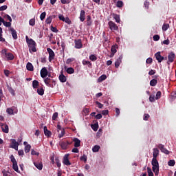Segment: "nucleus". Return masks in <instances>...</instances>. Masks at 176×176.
Wrapping results in <instances>:
<instances>
[{
  "label": "nucleus",
  "mask_w": 176,
  "mask_h": 176,
  "mask_svg": "<svg viewBox=\"0 0 176 176\" xmlns=\"http://www.w3.org/2000/svg\"><path fill=\"white\" fill-rule=\"evenodd\" d=\"M29 24L30 25H31L32 27H34V25H35V18L31 19L29 21Z\"/></svg>",
  "instance_id": "obj_43"
},
{
  "label": "nucleus",
  "mask_w": 176,
  "mask_h": 176,
  "mask_svg": "<svg viewBox=\"0 0 176 176\" xmlns=\"http://www.w3.org/2000/svg\"><path fill=\"white\" fill-rule=\"evenodd\" d=\"M26 43H28L30 52L35 53L36 52V43L32 38H28V36H25Z\"/></svg>",
  "instance_id": "obj_1"
},
{
  "label": "nucleus",
  "mask_w": 176,
  "mask_h": 176,
  "mask_svg": "<svg viewBox=\"0 0 176 176\" xmlns=\"http://www.w3.org/2000/svg\"><path fill=\"white\" fill-rule=\"evenodd\" d=\"M71 143H69V141L66 142H61L60 143V146L61 147L62 149L65 150L67 148H68V145H70Z\"/></svg>",
  "instance_id": "obj_14"
},
{
  "label": "nucleus",
  "mask_w": 176,
  "mask_h": 176,
  "mask_svg": "<svg viewBox=\"0 0 176 176\" xmlns=\"http://www.w3.org/2000/svg\"><path fill=\"white\" fill-rule=\"evenodd\" d=\"M12 148H14V149H18L19 148V143L16 142V140L12 139Z\"/></svg>",
  "instance_id": "obj_23"
},
{
  "label": "nucleus",
  "mask_w": 176,
  "mask_h": 176,
  "mask_svg": "<svg viewBox=\"0 0 176 176\" xmlns=\"http://www.w3.org/2000/svg\"><path fill=\"white\" fill-rule=\"evenodd\" d=\"M118 52V44H115L114 45H112L111 47V54L109 57H113L115 56V54Z\"/></svg>",
  "instance_id": "obj_7"
},
{
  "label": "nucleus",
  "mask_w": 176,
  "mask_h": 176,
  "mask_svg": "<svg viewBox=\"0 0 176 176\" xmlns=\"http://www.w3.org/2000/svg\"><path fill=\"white\" fill-rule=\"evenodd\" d=\"M47 69L46 67H43L40 72V75L41 78H45L46 76H47Z\"/></svg>",
  "instance_id": "obj_9"
},
{
  "label": "nucleus",
  "mask_w": 176,
  "mask_h": 176,
  "mask_svg": "<svg viewBox=\"0 0 176 176\" xmlns=\"http://www.w3.org/2000/svg\"><path fill=\"white\" fill-rule=\"evenodd\" d=\"M80 159L81 162H84V163H86L87 162V155L84 154L82 156L80 157Z\"/></svg>",
  "instance_id": "obj_39"
},
{
  "label": "nucleus",
  "mask_w": 176,
  "mask_h": 176,
  "mask_svg": "<svg viewBox=\"0 0 176 176\" xmlns=\"http://www.w3.org/2000/svg\"><path fill=\"white\" fill-rule=\"evenodd\" d=\"M168 28H170V25H168V24H164L162 25V30L163 31H167V30H168Z\"/></svg>",
  "instance_id": "obj_44"
},
{
  "label": "nucleus",
  "mask_w": 176,
  "mask_h": 176,
  "mask_svg": "<svg viewBox=\"0 0 176 176\" xmlns=\"http://www.w3.org/2000/svg\"><path fill=\"white\" fill-rule=\"evenodd\" d=\"M67 74H74V72H75V69H74V68L72 67H69L67 69Z\"/></svg>",
  "instance_id": "obj_42"
},
{
  "label": "nucleus",
  "mask_w": 176,
  "mask_h": 176,
  "mask_svg": "<svg viewBox=\"0 0 176 176\" xmlns=\"http://www.w3.org/2000/svg\"><path fill=\"white\" fill-rule=\"evenodd\" d=\"M8 91H10V94H11L12 96H14V89H13V88L10 87H8Z\"/></svg>",
  "instance_id": "obj_54"
},
{
  "label": "nucleus",
  "mask_w": 176,
  "mask_h": 176,
  "mask_svg": "<svg viewBox=\"0 0 176 176\" xmlns=\"http://www.w3.org/2000/svg\"><path fill=\"white\" fill-rule=\"evenodd\" d=\"M74 43L76 49H82V47H83L82 40L80 39L75 40Z\"/></svg>",
  "instance_id": "obj_11"
},
{
  "label": "nucleus",
  "mask_w": 176,
  "mask_h": 176,
  "mask_svg": "<svg viewBox=\"0 0 176 176\" xmlns=\"http://www.w3.org/2000/svg\"><path fill=\"white\" fill-rule=\"evenodd\" d=\"M162 97V91H158L155 95V100H160Z\"/></svg>",
  "instance_id": "obj_38"
},
{
  "label": "nucleus",
  "mask_w": 176,
  "mask_h": 176,
  "mask_svg": "<svg viewBox=\"0 0 176 176\" xmlns=\"http://www.w3.org/2000/svg\"><path fill=\"white\" fill-rule=\"evenodd\" d=\"M3 24L5 25V27H10V25H12V22H6L5 20H3Z\"/></svg>",
  "instance_id": "obj_50"
},
{
  "label": "nucleus",
  "mask_w": 176,
  "mask_h": 176,
  "mask_svg": "<svg viewBox=\"0 0 176 176\" xmlns=\"http://www.w3.org/2000/svg\"><path fill=\"white\" fill-rule=\"evenodd\" d=\"M51 31H52V32H58V30H57V28L56 27H51Z\"/></svg>",
  "instance_id": "obj_63"
},
{
  "label": "nucleus",
  "mask_w": 176,
  "mask_h": 176,
  "mask_svg": "<svg viewBox=\"0 0 176 176\" xmlns=\"http://www.w3.org/2000/svg\"><path fill=\"white\" fill-rule=\"evenodd\" d=\"M1 54H3V56H5L8 61H12V60H14V56H13V54L8 53V51L6 50V49L2 50Z\"/></svg>",
  "instance_id": "obj_3"
},
{
  "label": "nucleus",
  "mask_w": 176,
  "mask_h": 176,
  "mask_svg": "<svg viewBox=\"0 0 176 176\" xmlns=\"http://www.w3.org/2000/svg\"><path fill=\"white\" fill-rule=\"evenodd\" d=\"M30 151H31V145L27 144L25 146V153H28L30 152Z\"/></svg>",
  "instance_id": "obj_40"
},
{
  "label": "nucleus",
  "mask_w": 176,
  "mask_h": 176,
  "mask_svg": "<svg viewBox=\"0 0 176 176\" xmlns=\"http://www.w3.org/2000/svg\"><path fill=\"white\" fill-rule=\"evenodd\" d=\"M86 17V12L85 10H81L80 13V20L82 23L85 21V19Z\"/></svg>",
  "instance_id": "obj_18"
},
{
  "label": "nucleus",
  "mask_w": 176,
  "mask_h": 176,
  "mask_svg": "<svg viewBox=\"0 0 176 176\" xmlns=\"http://www.w3.org/2000/svg\"><path fill=\"white\" fill-rule=\"evenodd\" d=\"M65 135V129H62L61 133L58 135V138H63L64 135Z\"/></svg>",
  "instance_id": "obj_41"
},
{
  "label": "nucleus",
  "mask_w": 176,
  "mask_h": 176,
  "mask_svg": "<svg viewBox=\"0 0 176 176\" xmlns=\"http://www.w3.org/2000/svg\"><path fill=\"white\" fill-rule=\"evenodd\" d=\"M82 64L83 65H88L89 68L91 67V63H90L89 60H83Z\"/></svg>",
  "instance_id": "obj_36"
},
{
  "label": "nucleus",
  "mask_w": 176,
  "mask_h": 176,
  "mask_svg": "<svg viewBox=\"0 0 176 176\" xmlns=\"http://www.w3.org/2000/svg\"><path fill=\"white\" fill-rule=\"evenodd\" d=\"M157 85V80L154 78L150 81V86L155 87V86H156Z\"/></svg>",
  "instance_id": "obj_31"
},
{
  "label": "nucleus",
  "mask_w": 176,
  "mask_h": 176,
  "mask_svg": "<svg viewBox=\"0 0 176 176\" xmlns=\"http://www.w3.org/2000/svg\"><path fill=\"white\" fill-rule=\"evenodd\" d=\"M47 52H48V54H49L48 60L50 63H52V61L54 60V57L56 56V54H54V52L53 51V50H52L51 48H47Z\"/></svg>",
  "instance_id": "obj_5"
},
{
  "label": "nucleus",
  "mask_w": 176,
  "mask_h": 176,
  "mask_svg": "<svg viewBox=\"0 0 176 176\" xmlns=\"http://www.w3.org/2000/svg\"><path fill=\"white\" fill-rule=\"evenodd\" d=\"M89 60H91V61H96V60H97V56H96L94 54H91L89 56Z\"/></svg>",
  "instance_id": "obj_49"
},
{
  "label": "nucleus",
  "mask_w": 176,
  "mask_h": 176,
  "mask_svg": "<svg viewBox=\"0 0 176 176\" xmlns=\"http://www.w3.org/2000/svg\"><path fill=\"white\" fill-rule=\"evenodd\" d=\"M10 31H11V34L13 39H17V32H16L13 28H11Z\"/></svg>",
  "instance_id": "obj_26"
},
{
  "label": "nucleus",
  "mask_w": 176,
  "mask_h": 176,
  "mask_svg": "<svg viewBox=\"0 0 176 176\" xmlns=\"http://www.w3.org/2000/svg\"><path fill=\"white\" fill-rule=\"evenodd\" d=\"M149 118H150L149 114L145 113V114L144 115L143 120H148V119H149Z\"/></svg>",
  "instance_id": "obj_62"
},
{
  "label": "nucleus",
  "mask_w": 176,
  "mask_h": 176,
  "mask_svg": "<svg viewBox=\"0 0 176 176\" xmlns=\"http://www.w3.org/2000/svg\"><path fill=\"white\" fill-rule=\"evenodd\" d=\"M96 105H98V108H100L101 109L102 107H104V104H102L101 102L96 101Z\"/></svg>",
  "instance_id": "obj_58"
},
{
  "label": "nucleus",
  "mask_w": 176,
  "mask_h": 176,
  "mask_svg": "<svg viewBox=\"0 0 176 176\" xmlns=\"http://www.w3.org/2000/svg\"><path fill=\"white\" fill-rule=\"evenodd\" d=\"M34 164L35 167L38 168V170H42L43 168V164H42V162H34Z\"/></svg>",
  "instance_id": "obj_20"
},
{
  "label": "nucleus",
  "mask_w": 176,
  "mask_h": 176,
  "mask_svg": "<svg viewBox=\"0 0 176 176\" xmlns=\"http://www.w3.org/2000/svg\"><path fill=\"white\" fill-rule=\"evenodd\" d=\"M73 142H74V148H79V146H80V140L78 138H74L73 139Z\"/></svg>",
  "instance_id": "obj_17"
},
{
  "label": "nucleus",
  "mask_w": 176,
  "mask_h": 176,
  "mask_svg": "<svg viewBox=\"0 0 176 176\" xmlns=\"http://www.w3.org/2000/svg\"><path fill=\"white\" fill-rule=\"evenodd\" d=\"M123 59L122 56H120L115 62L116 68H119L120 64H122V60Z\"/></svg>",
  "instance_id": "obj_19"
},
{
  "label": "nucleus",
  "mask_w": 176,
  "mask_h": 176,
  "mask_svg": "<svg viewBox=\"0 0 176 176\" xmlns=\"http://www.w3.org/2000/svg\"><path fill=\"white\" fill-rule=\"evenodd\" d=\"M2 28L0 27V42H5V38L2 37Z\"/></svg>",
  "instance_id": "obj_47"
},
{
  "label": "nucleus",
  "mask_w": 176,
  "mask_h": 176,
  "mask_svg": "<svg viewBox=\"0 0 176 176\" xmlns=\"http://www.w3.org/2000/svg\"><path fill=\"white\" fill-rule=\"evenodd\" d=\"M158 148L161 151V152L165 153V155H168L170 153V151H168L167 148H164V145L163 144H159Z\"/></svg>",
  "instance_id": "obj_12"
},
{
  "label": "nucleus",
  "mask_w": 176,
  "mask_h": 176,
  "mask_svg": "<svg viewBox=\"0 0 176 176\" xmlns=\"http://www.w3.org/2000/svg\"><path fill=\"white\" fill-rule=\"evenodd\" d=\"M155 57L158 63H162V61L164 60V57L162 56V55L160 54V52H157L155 54Z\"/></svg>",
  "instance_id": "obj_13"
},
{
  "label": "nucleus",
  "mask_w": 176,
  "mask_h": 176,
  "mask_svg": "<svg viewBox=\"0 0 176 176\" xmlns=\"http://www.w3.org/2000/svg\"><path fill=\"white\" fill-rule=\"evenodd\" d=\"M37 93L39 96H43L45 94V89H43V87H38L37 89Z\"/></svg>",
  "instance_id": "obj_27"
},
{
  "label": "nucleus",
  "mask_w": 176,
  "mask_h": 176,
  "mask_svg": "<svg viewBox=\"0 0 176 176\" xmlns=\"http://www.w3.org/2000/svg\"><path fill=\"white\" fill-rule=\"evenodd\" d=\"M55 162L56 163L57 167H61V162H60V160H58V158L55 159Z\"/></svg>",
  "instance_id": "obj_53"
},
{
  "label": "nucleus",
  "mask_w": 176,
  "mask_h": 176,
  "mask_svg": "<svg viewBox=\"0 0 176 176\" xmlns=\"http://www.w3.org/2000/svg\"><path fill=\"white\" fill-rule=\"evenodd\" d=\"M44 134L46 137H50L52 135V132L47 130V126H44Z\"/></svg>",
  "instance_id": "obj_22"
},
{
  "label": "nucleus",
  "mask_w": 176,
  "mask_h": 176,
  "mask_svg": "<svg viewBox=\"0 0 176 176\" xmlns=\"http://www.w3.org/2000/svg\"><path fill=\"white\" fill-rule=\"evenodd\" d=\"M6 112L8 113V115H14V113H17V107H12L11 108H8L6 109Z\"/></svg>",
  "instance_id": "obj_6"
},
{
  "label": "nucleus",
  "mask_w": 176,
  "mask_h": 176,
  "mask_svg": "<svg viewBox=\"0 0 176 176\" xmlns=\"http://www.w3.org/2000/svg\"><path fill=\"white\" fill-rule=\"evenodd\" d=\"M38 86H39V82L36 80H33V82H32L33 89H38Z\"/></svg>",
  "instance_id": "obj_30"
},
{
  "label": "nucleus",
  "mask_w": 176,
  "mask_h": 176,
  "mask_svg": "<svg viewBox=\"0 0 176 176\" xmlns=\"http://www.w3.org/2000/svg\"><path fill=\"white\" fill-rule=\"evenodd\" d=\"M153 159H157V156H159V149L156 148H153Z\"/></svg>",
  "instance_id": "obj_21"
},
{
  "label": "nucleus",
  "mask_w": 176,
  "mask_h": 176,
  "mask_svg": "<svg viewBox=\"0 0 176 176\" xmlns=\"http://www.w3.org/2000/svg\"><path fill=\"white\" fill-rule=\"evenodd\" d=\"M52 82H54L55 81H54V80H52L49 78H45L44 79V82L45 83V85L47 86H48V87H52Z\"/></svg>",
  "instance_id": "obj_16"
},
{
  "label": "nucleus",
  "mask_w": 176,
  "mask_h": 176,
  "mask_svg": "<svg viewBox=\"0 0 176 176\" xmlns=\"http://www.w3.org/2000/svg\"><path fill=\"white\" fill-rule=\"evenodd\" d=\"M69 157V154H66L63 157V163L65 166H71V162H69V160L68 159Z\"/></svg>",
  "instance_id": "obj_8"
},
{
  "label": "nucleus",
  "mask_w": 176,
  "mask_h": 176,
  "mask_svg": "<svg viewBox=\"0 0 176 176\" xmlns=\"http://www.w3.org/2000/svg\"><path fill=\"white\" fill-rule=\"evenodd\" d=\"M113 17L116 23H120V16L116 14H113Z\"/></svg>",
  "instance_id": "obj_29"
},
{
  "label": "nucleus",
  "mask_w": 176,
  "mask_h": 176,
  "mask_svg": "<svg viewBox=\"0 0 176 176\" xmlns=\"http://www.w3.org/2000/svg\"><path fill=\"white\" fill-rule=\"evenodd\" d=\"M147 173L148 176H154L153 172H152V169L149 167L147 168Z\"/></svg>",
  "instance_id": "obj_46"
},
{
  "label": "nucleus",
  "mask_w": 176,
  "mask_h": 176,
  "mask_svg": "<svg viewBox=\"0 0 176 176\" xmlns=\"http://www.w3.org/2000/svg\"><path fill=\"white\" fill-rule=\"evenodd\" d=\"M105 79H107V75L103 74L98 78V82H103V80H105Z\"/></svg>",
  "instance_id": "obj_32"
},
{
  "label": "nucleus",
  "mask_w": 176,
  "mask_h": 176,
  "mask_svg": "<svg viewBox=\"0 0 176 176\" xmlns=\"http://www.w3.org/2000/svg\"><path fill=\"white\" fill-rule=\"evenodd\" d=\"M149 102H155V95H150Z\"/></svg>",
  "instance_id": "obj_52"
},
{
  "label": "nucleus",
  "mask_w": 176,
  "mask_h": 176,
  "mask_svg": "<svg viewBox=\"0 0 176 176\" xmlns=\"http://www.w3.org/2000/svg\"><path fill=\"white\" fill-rule=\"evenodd\" d=\"M61 3L63 5L68 4L71 2V0H60Z\"/></svg>",
  "instance_id": "obj_60"
},
{
  "label": "nucleus",
  "mask_w": 176,
  "mask_h": 176,
  "mask_svg": "<svg viewBox=\"0 0 176 176\" xmlns=\"http://www.w3.org/2000/svg\"><path fill=\"white\" fill-rule=\"evenodd\" d=\"M168 165L170 166V167H174V166H175V160H170L169 162H168Z\"/></svg>",
  "instance_id": "obj_35"
},
{
  "label": "nucleus",
  "mask_w": 176,
  "mask_h": 176,
  "mask_svg": "<svg viewBox=\"0 0 176 176\" xmlns=\"http://www.w3.org/2000/svg\"><path fill=\"white\" fill-rule=\"evenodd\" d=\"M10 160L12 164L17 163V161H16V158H14V156L13 155L10 156Z\"/></svg>",
  "instance_id": "obj_59"
},
{
  "label": "nucleus",
  "mask_w": 176,
  "mask_h": 176,
  "mask_svg": "<svg viewBox=\"0 0 176 176\" xmlns=\"http://www.w3.org/2000/svg\"><path fill=\"white\" fill-rule=\"evenodd\" d=\"M153 171L155 176L159 175V162L157 158H153L151 161Z\"/></svg>",
  "instance_id": "obj_2"
},
{
  "label": "nucleus",
  "mask_w": 176,
  "mask_h": 176,
  "mask_svg": "<svg viewBox=\"0 0 176 176\" xmlns=\"http://www.w3.org/2000/svg\"><path fill=\"white\" fill-rule=\"evenodd\" d=\"M117 8H122L123 6V1H118L116 4Z\"/></svg>",
  "instance_id": "obj_51"
},
{
  "label": "nucleus",
  "mask_w": 176,
  "mask_h": 176,
  "mask_svg": "<svg viewBox=\"0 0 176 176\" xmlns=\"http://www.w3.org/2000/svg\"><path fill=\"white\" fill-rule=\"evenodd\" d=\"M153 59L152 58H148L146 60V64H152Z\"/></svg>",
  "instance_id": "obj_61"
},
{
  "label": "nucleus",
  "mask_w": 176,
  "mask_h": 176,
  "mask_svg": "<svg viewBox=\"0 0 176 176\" xmlns=\"http://www.w3.org/2000/svg\"><path fill=\"white\" fill-rule=\"evenodd\" d=\"M8 9V6H3L0 7V11L3 12V10H6Z\"/></svg>",
  "instance_id": "obj_64"
},
{
  "label": "nucleus",
  "mask_w": 176,
  "mask_h": 176,
  "mask_svg": "<svg viewBox=\"0 0 176 176\" xmlns=\"http://www.w3.org/2000/svg\"><path fill=\"white\" fill-rule=\"evenodd\" d=\"M45 17H46V12H42V13L41 14V15H40V19H41V21H43V20H45Z\"/></svg>",
  "instance_id": "obj_45"
},
{
  "label": "nucleus",
  "mask_w": 176,
  "mask_h": 176,
  "mask_svg": "<svg viewBox=\"0 0 176 176\" xmlns=\"http://www.w3.org/2000/svg\"><path fill=\"white\" fill-rule=\"evenodd\" d=\"M153 39L155 41H159V39H160V36L157 34H155L153 36Z\"/></svg>",
  "instance_id": "obj_56"
},
{
  "label": "nucleus",
  "mask_w": 176,
  "mask_h": 176,
  "mask_svg": "<svg viewBox=\"0 0 176 176\" xmlns=\"http://www.w3.org/2000/svg\"><path fill=\"white\" fill-rule=\"evenodd\" d=\"M12 168L14 171L19 173V166H17V162H15L12 164Z\"/></svg>",
  "instance_id": "obj_37"
},
{
  "label": "nucleus",
  "mask_w": 176,
  "mask_h": 176,
  "mask_svg": "<svg viewBox=\"0 0 176 176\" xmlns=\"http://www.w3.org/2000/svg\"><path fill=\"white\" fill-rule=\"evenodd\" d=\"M175 58V54L174 52L169 53L168 56V63H173Z\"/></svg>",
  "instance_id": "obj_15"
},
{
  "label": "nucleus",
  "mask_w": 176,
  "mask_h": 176,
  "mask_svg": "<svg viewBox=\"0 0 176 176\" xmlns=\"http://www.w3.org/2000/svg\"><path fill=\"white\" fill-rule=\"evenodd\" d=\"M26 69L28 71H34V65H32V63L28 62L26 65Z\"/></svg>",
  "instance_id": "obj_25"
},
{
  "label": "nucleus",
  "mask_w": 176,
  "mask_h": 176,
  "mask_svg": "<svg viewBox=\"0 0 176 176\" xmlns=\"http://www.w3.org/2000/svg\"><path fill=\"white\" fill-rule=\"evenodd\" d=\"M58 117V113L55 112L52 116V120H56Z\"/></svg>",
  "instance_id": "obj_57"
},
{
  "label": "nucleus",
  "mask_w": 176,
  "mask_h": 176,
  "mask_svg": "<svg viewBox=\"0 0 176 176\" xmlns=\"http://www.w3.org/2000/svg\"><path fill=\"white\" fill-rule=\"evenodd\" d=\"M91 24H93V21H91V16H90L89 15H88L87 16V25H88L89 27H90V25H91Z\"/></svg>",
  "instance_id": "obj_28"
},
{
  "label": "nucleus",
  "mask_w": 176,
  "mask_h": 176,
  "mask_svg": "<svg viewBox=\"0 0 176 176\" xmlns=\"http://www.w3.org/2000/svg\"><path fill=\"white\" fill-rule=\"evenodd\" d=\"M0 126L1 127L3 133H6V134L9 133V126L8 124L1 123Z\"/></svg>",
  "instance_id": "obj_10"
},
{
  "label": "nucleus",
  "mask_w": 176,
  "mask_h": 176,
  "mask_svg": "<svg viewBox=\"0 0 176 176\" xmlns=\"http://www.w3.org/2000/svg\"><path fill=\"white\" fill-rule=\"evenodd\" d=\"M91 129L92 130H94V131H97V130H98V124H94L91 126Z\"/></svg>",
  "instance_id": "obj_48"
},
{
  "label": "nucleus",
  "mask_w": 176,
  "mask_h": 176,
  "mask_svg": "<svg viewBox=\"0 0 176 176\" xmlns=\"http://www.w3.org/2000/svg\"><path fill=\"white\" fill-rule=\"evenodd\" d=\"M101 147L99 145H95L93 148H92V152H98V151H100V148Z\"/></svg>",
  "instance_id": "obj_34"
},
{
  "label": "nucleus",
  "mask_w": 176,
  "mask_h": 176,
  "mask_svg": "<svg viewBox=\"0 0 176 176\" xmlns=\"http://www.w3.org/2000/svg\"><path fill=\"white\" fill-rule=\"evenodd\" d=\"M108 25L111 31H112L113 32L115 31H118V30H119V27H118V25H116V23H115V22L112 21H109Z\"/></svg>",
  "instance_id": "obj_4"
},
{
  "label": "nucleus",
  "mask_w": 176,
  "mask_h": 176,
  "mask_svg": "<svg viewBox=\"0 0 176 176\" xmlns=\"http://www.w3.org/2000/svg\"><path fill=\"white\" fill-rule=\"evenodd\" d=\"M52 21H53V16H50L46 19L45 23L46 24H51Z\"/></svg>",
  "instance_id": "obj_33"
},
{
  "label": "nucleus",
  "mask_w": 176,
  "mask_h": 176,
  "mask_svg": "<svg viewBox=\"0 0 176 176\" xmlns=\"http://www.w3.org/2000/svg\"><path fill=\"white\" fill-rule=\"evenodd\" d=\"M65 21V23H66L67 24H69V25L72 24L71 19H69V18L68 17L65 18V21Z\"/></svg>",
  "instance_id": "obj_55"
},
{
  "label": "nucleus",
  "mask_w": 176,
  "mask_h": 176,
  "mask_svg": "<svg viewBox=\"0 0 176 176\" xmlns=\"http://www.w3.org/2000/svg\"><path fill=\"white\" fill-rule=\"evenodd\" d=\"M59 80L62 83H65V82H67V77L62 74L59 76Z\"/></svg>",
  "instance_id": "obj_24"
}]
</instances>
